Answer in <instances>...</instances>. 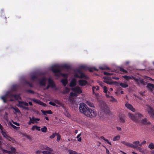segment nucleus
I'll return each mask as SVG.
<instances>
[{
    "label": "nucleus",
    "instance_id": "obj_1",
    "mask_svg": "<svg viewBox=\"0 0 154 154\" xmlns=\"http://www.w3.org/2000/svg\"><path fill=\"white\" fill-rule=\"evenodd\" d=\"M79 110L81 113L88 117L91 118L95 116L94 111L84 103H81L79 104Z\"/></svg>",
    "mask_w": 154,
    "mask_h": 154
},
{
    "label": "nucleus",
    "instance_id": "obj_2",
    "mask_svg": "<svg viewBox=\"0 0 154 154\" xmlns=\"http://www.w3.org/2000/svg\"><path fill=\"white\" fill-rule=\"evenodd\" d=\"M40 148L42 149L46 150L42 151V152L43 154H53V153L51 152L53 151L52 149L47 146L42 145L40 146Z\"/></svg>",
    "mask_w": 154,
    "mask_h": 154
},
{
    "label": "nucleus",
    "instance_id": "obj_3",
    "mask_svg": "<svg viewBox=\"0 0 154 154\" xmlns=\"http://www.w3.org/2000/svg\"><path fill=\"white\" fill-rule=\"evenodd\" d=\"M51 71L54 73H56L55 75L58 76L57 73H60L61 71V69L60 68V66L58 65H55L52 66L51 68Z\"/></svg>",
    "mask_w": 154,
    "mask_h": 154
},
{
    "label": "nucleus",
    "instance_id": "obj_4",
    "mask_svg": "<svg viewBox=\"0 0 154 154\" xmlns=\"http://www.w3.org/2000/svg\"><path fill=\"white\" fill-rule=\"evenodd\" d=\"M100 109L105 113H108V108L106 103L104 102H102L101 104Z\"/></svg>",
    "mask_w": 154,
    "mask_h": 154
},
{
    "label": "nucleus",
    "instance_id": "obj_5",
    "mask_svg": "<svg viewBox=\"0 0 154 154\" xmlns=\"http://www.w3.org/2000/svg\"><path fill=\"white\" fill-rule=\"evenodd\" d=\"M3 127L0 123V129L1 130V132L3 137L5 139L9 140V139H12V138L8 136L5 131V130H3Z\"/></svg>",
    "mask_w": 154,
    "mask_h": 154
},
{
    "label": "nucleus",
    "instance_id": "obj_6",
    "mask_svg": "<svg viewBox=\"0 0 154 154\" xmlns=\"http://www.w3.org/2000/svg\"><path fill=\"white\" fill-rule=\"evenodd\" d=\"M112 78L113 79H119L118 78H116V77H112ZM103 78L104 79V82L107 84H113V82H110L109 80L111 79V77H104Z\"/></svg>",
    "mask_w": 154,
    "mask_h": 154
},
{
    "label": "nucleus",
    "instance_id": "obj_7",
    "mask_svg": "<svg viewBox=\"0 0 154 154\" xmlns=\"http://www.w3.org/2000/svg\"><path fill=\"white\" fill-rule=\"evenodd\" d=\"M48 85L49 86L52 88H55L56 89L57 88H56L55 85L54 84L53 81L51 78H49L48 79Z\"/></svg>",
    "mask_w": 154,
    "mask_h": 154
},
{
    "label": "nucleus",
    "instance_id": "obj_8",
    "mask_svg": "<svg viewBox=\"0 0 154 154\" xmlns=\"http://www.w3.org/2000/svg\"><path fill=\"white\" fill-rule=\"evenodd\" d=\"M72 90L78 94H81L82 92L80 88L79 87H76L72 89Z\"/></svg>",
    "mask_w": 154,
    "mask_h": 154
},
{
    "label": "nucleus",
    "instance_id": "obj_9",
    "mask_svg": "<svg viewBox=\"0 0 154 154\" xmlns=\"http://www.w3.org/2000/svg\"><path fill=\"white\" fill-rule=\"evenodd\" d=\"M76 80L75 78H73L71 80L70 84L69 86L71 87H73L76 85Z\"/></svg>",
    "mask_w": 154,
    "mask_h": 154
},
{
    "label": "nucleus",
    "instance_id": "obj_10",
    "mask_svg": "<svg viewBox=\"0 0 154 154\" xmlns=\"http://www.w3.org/2000/svg\"><path fill=\"white\" fill-rule=\"evenodd\" d=\"M126 107L132 112L135 111V109L133 107L132 105L128 103H126Z\"/></svg>",
    "mask_w": 154,
    "mask_h": 154
},
{
    "label": "nucleus",
    "instance_id": "obj_11",
    "mask_svg": "<svg viewBox=\"0 0 154 154\" xmlns=\"http://www.w3.org/2000/svg\"><path fill=\"white\" fill-rule=\"evenodd\" d=\"M79 82V85L81 86H85L88 84L87 81L85 80H80Z\"/></svg>",
    "mask_w": 154,
    "mask_h": 154
},
{
    "label": "nucleus",
    "instance_id": "obj_12",
    "mask_svg": "<svg viewBox=\"0 0 154 154\" xmlns=\"http://www.w3.org/2000/svg\"><path fill=\"white\" fill-rule=\"evenodd\" d=\"M148 112L151 117L154 118V109L151 107L150 109L148 111Z\"/></svg>",
    "mask_w": 154,
    "mask_h": 154
},
{
    "label": "nucleus",
    "instance_id": "obj_13",
    "mask_svg": "<svg viewBox=\"0 0 154 154\" xmlns=\"http://www.w3.org/2000/svg\"><path fill=\"white\" fill-rule=\"evenodd\" d=\"M46 79L45 77H44L42 79L39 81V83L40 85L42 86H45V81Z\"/></svg>",
    "mask_w": 154,
    "mask_h": 154
},
{
    "label": "nucleus",
    "instance_id": "obj_14",
    "mask_svg": "<svg viewBox=\"0 0 154 154\" xmlns=\"http://www.w3.org/2000/svg\"><path fill=\"white\" fill-rule=\"evenodd\" d=\"M80 75H79L77 73H75L74 74V76L76 78H82L85 77V75L84 73L82 72L80 74Z\"/></svg>",
    "mask_w": 154,
    "mask_h": 154
},
{
    "label": "nucleus",
    "instance_id": "obj_15",
    "mask_svg": "<svg viewBox=\"0 0 154 154\" xmlns=\"http://www.w3.org/2000/svg\"><path fill=\"white\" fill-rule=\"evenodd\" d=\"M128 115L129 116V117L132 120L134 121H137V118L135 115H134L130 113H129L128 114Z\"/></svg>",
    "mask_w": 154,
    "mask_h": 154
},
{
    "label": "nucleus",
    "instance_id": "obj_16",
    "mask_svg": "<svg viewBox=\"0 0 154 154\" xmlns=\"http://www.w3.org/2000/svg\"><path fill=\"white\" fill-rule=\"evenodd\" d=\"M134 79L136 82H137L138 80V79L137 78H135L133 76H130L126 75V80H128L129 79Z\"/></svg>",
    "mask_w": 154,
    "mask_h": 154
},
{
    "label": "nucleus",
    "instance_id": "obj_17",
    "mask_svg": "<svg viewBox=\"0 0 154 154\" xmlns=\"http://www.w3.org/2000/svg\"><path fill=\"white\" fill-rule=\"evenodd\" d=\"M115 85L117 86H119L120 85L121 87H122V88H125V83H119L118 82H114Z\"/></svg>",
    "mask_w": 154,
    "mask_h": 154
},
{
    "label": "nucleus",
    "instance_id": "obj_18",
    "mask_svg": "<svg viewBox=\"0 0 154 154\" xmlns=\"http://www.w3.org/2000/svg\"><path fill=\"white\" fill-rule=\"evenodd\" d=\"M142 123L144 125H147V124H150V123L149 122H147V119L146 118L144 119H143L141 120Z\"/></svg>",
    "mask_w": 154,
    "mask_h": 154
},
{
    "label": "nucleus",
    "instance_id": "obj_19",
    "mask_svg": "<svg viewBox=\"0 0 154 154\" xmlns=\"http://www.w3.org/2000/svg\"><path fill=\"white\" fill-rule=\"evenodd\" d=\"M116 72H125V69L122 68L118 67L117 69L116 70Z\"/></svg>",
    "mask_w": 154,
    "mask_h": 154
},
{
    "label": "nucleus",
    "instance_id": "obj_20",
    "mask_svg": "<svg viewBox=\"0 0 154 154\" xmlns=\"http://www.w3.org/2000/svg\"><path fill=\"white\" fill-rule=\"evenodd\" d=\"M61 82L63 84V85L65 86H66V85L68 83L67 80L66 79H62L61 81Z\"/></svg>",
    "mask_w": 154,
    "mask_h": 154
},
{
    "label": "nucleus",
    "instance_id": "obj_21",
    "mask_svg": "<svg viewBox=\"0 0 154 154\" xmlns=\"http://www.w3.org/2000/svg\"><path fill=\"white\" fill-rule=\"evenodd\" d=\"M61 67L62 68L65 69L67 70H69L71 69V67L67 64L63 65Z\"/></svg>",
    "mask_w": 154,
    "mask_h": 154
},
{
    "label": "nucleus",
    "instance_id": "obj_22",
    "mask_svg": "<svg viewBox=\"0 0 154 154\" xmlns=\"http://www.w3.org/2000/svg\"><path fill=\"white\" fill-rule=\"evenodd\" d=\"M70 89L68 87H66L65 88L64 90L62 92V94H68L70 91Z\"/></svg>",
    "mask_w": 154,
    "mask_h": 154
},
{
    "label": "nucleus",
    "instance_id": "obj_23",
    "mask_svg": "<svg viewBox=\"0 0 154 154\" xmlns=\"http://www.w3.org/2000/svg\"><path fill=\"white\" fill-rule=\"evenodd\" d=\"M30 100L33 101L34 102L38 104H39V102L41 101L39 100L36 99L34 98H31L30 99Z\"/></svg>",
    "mask_w": 154,
    "mask_h": 154
},
{
    "label": "nucleus",
    "instance_id": "obj_24",
    "mask_svg": "<svg viewBox=\"0 0 154 154\" xmlns=\"http://www.w3.org/2000/svg\"><path fill=\"white\" fill-rule=\"evenodd\" d=\"M14 94H12L10 92H7L6 94V96L8 97L11 98L13 97Z\"/></svg>",
    "mask_w": 154,
    "mask_h": 154
},
{
    "label": "nucleus",
    "instance_id": "obj_25",
    "mask_svg": "<svg viewBox=\"0 0 154 154\" xmlns=\"http://www.w3.org/2000/svg\"><path fill=\"white\" fill-rule=\"evenodd\" d=\"M126 146L130 147L131 148H135L136 146L132 144L126 142Z\"/></svg>",
    "mask_w": 154,
    "mask_h": 154
},
{
    "label": "nucleus",
    "instance_id": "obj_26",
    "mask_svg": "<svg viewBox=\"0 0 154 154\" xmlns=\"http://www.w3.org/2000/svg\"><path fill=\"white\" fill-rule=\"evenodd\" d=\"M80 67L82 69H84L85 70H88L89 68L85 65H82Z\"/></svg>",
    "mask_w": 154,
    "mask_h": 154
},
{
    "label": "nucleus",
    "instance_id": "obj_27",
    "mask_svg": "<svg viewBox=\"0 0 154 154\" xmlns=\"http://www.w3.org/2000/svg\"><path fill=\"white\" fill-rule=\"evenodd\" d=\"M99 68L100 69L102 70H106V69H108V70L110 69L108 67L106 66H100V67H99Z\"/></svg>",
    "mask_w": 154,
    "mask_h": 154
},
{
    "label": "nucleus",
    "instance_id": "obj_28",
    "mask_svg": "<svg viewBox=\"0 0 154 154\" xmlns=\"http://www.w3.org/2000/svg\"><path fill=\"white\" fill-rule=\"evenodd\" d=\"M7 97L6 95L4 96H2L1 97V98L2 99V100L3 101V102L4 103H6L7 102V98L6 97Z\"/></svg>",
    "mask_w": 154,
    "mask_h": 154
},
{
    "label": "nucleus",
    "instance_id": "obj_29",
    "mask_svg": "<svg viewBox=\"0 0 154 154\" xmlns=\"http://www.w3.org/2000/svg\"><path fill=\"white\" fill-rule=\"evenodd\" d=\"M35 121L32 119V117L31 118L29 117V121L28 123V124L29 125H31V123L34 124V123Z\"/></svg>",
    "mask_w": 154,
    "mask_h": 154
},
{
    "label": "nucleus",
    "instance_id": "obj_30",
    "mask_svg": "<svg viewBox=\"0 0 154 154\" xmlns=\"http://www.w3.org/2000/svg\"><path fill=\"white\" fill-rule=\"evenodd\" d=\"M68 152H69V154H79V153L75 151H73L71 149H69Z\"/></svg>",
    "mask_w": 154,
    "mask_h": 154
},
{
    "label": "nucleus",
    "instance_id": "obj_31",
    "mask_svg": "<svg viewBox=\"0 0 154 154\" xmlns=\"http://www.w3.org/2000/svg\"><path fill=\"white\" fill-rule=\"evenodd\" d=\"M19 105H21L22 104L23 105H24V106H28V104L26 102L24 101H20L19 102Z\"/></svg>",
    "mask_w": 154,
    "mask_h": 154
},
{
    "label": "nucleus",
    "instance_id": "obj_32",
    "mask_svg": "<svg viewBox=\"0 0 154 154\" xmlns=\"http://www.w3.org/2000/svg\"><path fill=\"white\" fill-rule=\"evenodd\" d=\"M148 147L149 148L151 149H154V144L152 143H150L148 145Z\"/></svg>",
    "mask_w": 154,
    "mask_h": 154
},
{
    "label": "nucleus",
    "instance_id": "obj_33",
    "mask_svg": "<svg viewBox=\"0 0 154 154\" xmlns=\"http://www.w3.org/2000/svg\"><path fill=\"white\" fill-rule=\"evenodd\" d=\"M147 87L149 88H154V85L151 83H148L147 85Z\"/></svg>",
    "mask_w": 154,
    "mask_h": 154
},
{
    "label": "nucleus",
    "instance_id": "obj_34",
    "mask_svg": "<svg viewBox=\"0 0 154 154\" xmlns=\"http://www.w3.org/2000/svg\"><path fill=\"white\" fill-rule=\"evenodd\" d=\"M59 74L63 77L66 78V79H67L68 77V74L67 73H63L60 72Z\"/></svg>",
    "mask_w": 154,
    "mask_h": 154
},
{
    "label": "nucleus",
    "instance_id": "obj_35",
    "mask_svg": "<svg viewBox=\"0 0 154 154\" xmlns=\"http://www.w3.org/2000/svg\"><path fill=\"white\" fill-rule=\"evenodd\" d=\"M47 129V128L46 126H44L43 128H41V130L42 132L45 133L46 132Z\"/></svg>",
    "mask_w": 154,
    "mask_h": 154
},
{
    "label": "nucleus",
    "instance_id": "obj_36",
    "mask_svg": "<svg viewBox=\"0 0 154 154\" xmlns=\"http://www.w3.org/2000/svg\"><path fill=\"white\" fill-rule=\"evenodd\" d=\"M13 97L16 100H18L20 97V95L19 94H14V95Z\"/></svg>",
    "mask_w": 154,
    "mask_h": 154
},
{
    "label": "nucleus",
    "instance_id": "obj_37",
    "mask_svg": "<svg viewBox=\"0 0 154 154\" xmlns=\"http://www.w3.org/2000/svg\"><path fill=\"white\" fill-rule=\"evenodd\" d=\"M38 76L35 75H32L31 78V80L32 81H34L35 79H38Z\"/></svg>",
    "mask_w": 154,
    "mask_h": 154
},
{
    "label": "nucleus",
    "instance_id": "obj_38",
    "mask_svg": "<svg viewBox=\"0 0 154 154\" xmlns=\"http://www.w3.org/2000/svg\"><path fill=\"white\" fill-rule=\"evenodd\" d=\"M88 70H89V71L90 72H93V71L94 70H95V71H97L98 70V69L97 68H96L95 67L90 68H89Z\"/></svg>",
    "mask_w": 154,
    "mask_h": 154
},
{
    "label": "nucleus",
    "instance_id": "obj_39",
    "mask_svg": "<svg viewBox=\"0 0 154 154\" xmlns=\"http://www.w3.org/2000/svg\"><path fill=\"white\" fill-rule=\"evenodd\" d=\"M137 82L140 83L143 85H145L146 82L144 81V80L143 79H141L140 80H139L136 82Z\"/></svg>",
    "mask_w": 154,
    "mask_h": 154
},
{
    "label": "nucleus",
    "instance_id": "obj_40",
    "mask_svg": "<svg viewBox=\"0 0 154 154\" xmlns=\"http://www.w3.org/2000/svg\"><path fill=\"white\" fill-rule=\"evenodd\" d=\"M11 154L15 153L16 152V149L13 147H11Z\"/></svg>",
    "mask_w": 154,
    "mask_h": 154
},
{
    "label": "nucleus",
    "instance_id": "obj_41",
    "mask_svg": "<svg viewBox=\"0 0 154 154\" xmlns=\"http://www.w3.org/2000/svg\"><path fill=\"white\" fill-rule=\"evenodd\" d=\"M95 89L97 91H98L99 89V87L98 86L96 87L93 86L92 87V91L93 93L94 92V90Z\"/></svg>",
    "mask_w": 154,
    "mask_h": 154
},
{
    "label": "nucleus",
    "instance_id": "obj_42",
    "mask_svg": "<svg viewBox=\"0 0 154 154\" xmlns=\"http://www.w3.org/2000/svg\"><path fill=\"white\" fill-rule=\"evenodd\" d=\"M25 82L26 84L29 85L30 87H33V85L29 81H26Z\"/></svg>",
    "mask_w": 154,
    "mask_h": 154
},
{
    "label": "nucleus",
    "instance_id": "obj_43",
    "mask_svg": "<svg viewBox=\"0 0 154 154\" xmlns=\"http://www.w3.org/2000/svg\"><path fill=\"white\" fill-rule=\"evenodd\" d=\"M133 145H134L136 146L134 148H136V146H137V145L139 146V141H135L133 142Z\"/></svg>",
    "mask_w": 154,
    "mask_h": 154
},
{
    "label": "nucleus",
    "instance_id": "obj_44",
    "mask_svg": "<svg viewBox=\"0 0 154 154\" xmlns=\"http://www.w3.org/2000/svg\"><path fill=\"white\" fill-rule=\"evenodd\" d=\"M81 133H80V134H78L76 137V138H78V141L79 142H81L82 140L81 137H79L81 136Z\"/></svg>",
    "mask_w": 154,
    "mask_h": 154
},
{
    "label": "nucleus",
    "instance_id": "obj_45",
    "mask_svg": "<svg viewBox=\"0 0 154 154\" xmlns=\"http://www.w3.org/2000/svg\"><path fill=\"white\" fill-rule=\"evenodd\" d=\"M86 103L88 105L90 106L94 107V105L93 103L89 101H87Z\"/></svg>",
    "mask_w": 154,
    "mask_h": 154
},
{
    "label": "nucleus",
    "instance_id": "obj_46",
    "mask_svg": "<svg viewBox=\"0 0 154 154\" xmlns=\"http://www.w3.org/2000/svg\"><path fill=\"white\" fill-rule=\"evenodd\" d=\"M120 138V136L119 135H118L115 137L113 138V140L114 141L118 140H119Z\"/></svg>",
    "mask_w": 154,
    "mask_h": 154
},
{
    "label": "nucleus",
    "instance_id": "obj_47",
    "mask_svg": "<svg viewBox=\"0 0 154 154\" xmlns=\"http://www.w3.org/2000/svg\"><path fill=\"white\" fill-rule=\"evenodd\" d=\"M103 73L104 75H110L113 74V73L112 72H104Z\"/></svg>",
    "mask_w": 154,
    "mask_h": 154
},
{
    "label": "nucleus",
    "instance_id": "obj_48",
    "mask_svg": "<svg viewBox=\"0 0 154 154\" xmlns=\"http://www.w3.org/2000/svg\"><path fill=\"white\" fill-rule=\"evenodd\" d=\"M110 100L112 102H115L116 101V100L112 96H110Z\"/></svg>",
    "mask_w": 154,
    "mask_h": 154
},
{
    "label": "nucleus",
    "instance_id": "obj_49",
    "mask_svg": "<svg viewBox=\"0 0 154 154\" xmlns=\"http://www.w3.org/2000/svg\"><path fill=\"white\" fill-rule=\"evenodd\" d=\"M56 136H57V141L59 142L60 139V135L58 133H56Z\"/></svg>",
    "mask_w": 154,
    "mask_h": 154
},
{
    "label": "nucleus",
    "instance_id": "obj_50",
    "mask_svg": "<svg viewBox=\"0 0 154 154\" xmlns=\"http://www.w3.org/2000/svg\"><path fill=\"white\" fill-rule=\"evenodd\" d=\"M32 119L33 120H34L35 122L36 123H38V122H37V121H39L40 120V119H39V118H35L34 117H32Z\"/></svg>",
    "mask_w": 154,
    "mask_h": 154
},
{
    "label": "nucleus",
    "instance_id": "obj_51",
    "mask_svg": "<svg viewBox=\"0 0 154 154\" xmlns=\"http://www.w3.org/2000/svg\"><path fill=\"white\" fill-rule=\"evenodd\" d=\"M13 109L17 113H20V111L19 109L17 107H13Z\"/></svg>",
    "mask_w": 154,
    "mask_h": 154
},
{
    "label": "nucleus",
    "instance_id": "obj_52",
    "mask_svg": "<svg viewBox=\"0 0 154 154\" xmlns=\"http://www.w3.org/2000/svg\"><path fill=\"white\" fill-rule=\"evenodd\" d=\"M103 89L104 92L106 94L108 91L107 87L106 86H104L103 87Z\"/></svg>",
    "mask_w": 154,
    "mask_h": 154
},
{
    "label": "nucleus",
    "instance_id": "obj_53",
    "mask_svg": "<svg viewBox=\"0 0 154 154\" xmlns=\"http://www.w3.org/2000/svg\"><path fill=\"white\" fill-rule=\"evenodd\" d=\"M56 133H53L52 135H51L50 137V138L51 139H53L54 138L55 136H56Z\"/></svg>",
    "mask_w": 154,
    "mask_h": 154
},
{
    "label": "nucleus",
    "instance_id": "obj_54",
    "mask_svg": "<svg viewBox=\"0 0 154 154\" xmlns=\"http://www.w3.org/2000/svg\"><path fill=\"white\" fill-rule=\"evenodd\" d=\"M82 69H81L80 67H79V68L77 70V72L79 73V74H80L82 73Z\"/></svg>",
    "mask_w": 154,
    "mask_h": 154
},
{
    "label": "nucleus",
    "instance_id": "obj_55",
    "mask_svg": "<svg viewBox=\"0 0 154 154\" xmlns=\"http://www.w3.org/2000/svg\"><path fill=\"white\" fill-rule=\"evenodd\" d=\"M39 105H41L42 106H43L44 107H45L46 106V105L45 103H44L43 102L40 101L39 102Z\"/></svg>",
    "mask_w": 154,
    "mask_h": 154
},
{
    "label": "nucleus",
    "instance_id": "obj_56",
    "mask_svg": "<svg viewBox=\"0 0 154 154\" xmlns=\"http://www.w3.org/2000/svg\"><path fill=\"white\" fill-rule=\"evenodd\" d=\"M136 116L137 117H138L141 118L143 117L142 115L141 114L139 113H137L136 114Z\"/></svg>",
    "mask_w": 154,
    "mask_h": 154
},
{
    "label": "nucleus",
    "instance_id": "obj_57",
    "mask_svg": "<svg viewBox=\"0 0 154 154\" xmlns=\"http://www.w3.org/2000/svg\"><path fill=\"white\" fill-rule=\"evenodd\" d=\"M3 152L5 153H7L8 154H11V151L9 150H8L5 149H3Z\"/></svg>",
    "mask_w": 154,
    "mask_h": 154
},
{
    "label": "nucleus",
    "instance_id": "obj_58",
    "mask_svg": "<svg viewBox=\"0 0 154 154\" xmlns=\"http://www.w3.org/2000/svg\"><path fill=\"white\" fill-rule=\"evenodd\" d=\"M11 125L13 128H14V129H16V130L17 129V128H20L19 127H16V126H15V125H13L12 123L11 124Z\"/></svg>",
    "mask_w": 154,
    "mask_h": 154
},
{
    "label": "nucleus",
    "instance_id": "obj_59",
    "mask_svg": "<svg viewBox=\"0 0 154 154\" xmlns=\"http://www.w3.org/2000/svg\"><path fill=\"white\" fill-rule=\"evenodd\" d=\"M146 141L145 140H144L143 142H141V143L139 144V146H141L143 144H145L146 143Z\"/></svg>",
    "mask_w": 154,
    "mask_h": 154
},
{
    "label": "nucleus",
    "instance_id": "obj_60",
    "mask_svg": "<svg viewBox=\"0 0 154 154\" xmlns=\"http://www.w3.org/2000/svg\"><path fill=\"white\" fill-rule=\"evenodd\" d=\"M19 106L22 108H23L24 109H25L26 110H29V108L27 107H23L22 105H19Z\"/></svg>",
    "mask_w": 154,
    "mask_h": 154
},
{
    "label": "nucleus",
    "instance_id": "obj_61",
    "mask_svg": "<svg viewBox=\"0 0 154 154\" xmlns=\"http://www.w3.org/2000/svg\"><path fill=\"white\" fill-rule=\"evenodd\" d=\"M27 92L29 93L33 94L34 93V92L33 91L31 90H28Z\"/></svg>",
    "mask_w": 154,
    "mask_h": 154
},
{
    "label": "nucleus",
    "instance_id": "obj_62",
    "mask_svg": "<svg viewBox=\"0 0 154 154\" xmlns=\"http://www.w3.org/2000/svg\"><path fill=\"white\" fill-rule=\"evenodd\" d=\"M46 112L47 113L51 114L53 113L50 110H48L46 111Z\"/></svg>",
    "mask_w": 154,
    "mask_h": 154
},
{
    "label": "nucleus",
    "instance_id": "obj_63",
    "mask_svg": "<svg viewBox=\"0 0 154 154\" xmlns=\"http://www.w3.org/2000/svg\"><path fill=\"white\" fill-rule=\"evenodd\" d=\"M35 129L38 131H40L41 130L40 127L39 126H38L36 125H35Z\"/></svg>",
    "mask_w": 154,
    "mask_h": 154
},
{
    "label": "nucleus",
    "instance_id": "obj_64",
    "mask_svg": "<svg viewBox=\"0 0 154 154\" xmlns=\"http://www.w3.org/2000/svg\"><path fill=\"white\" fill-rule=\"evenodd\" d=\"M49 104L53 106H56V104L54 103L52 101H50L49 102Z\"/></svg>",
    "mask_w": 154,
    "mask_h": 154
}]
</instances>
